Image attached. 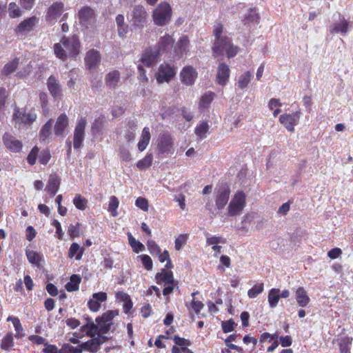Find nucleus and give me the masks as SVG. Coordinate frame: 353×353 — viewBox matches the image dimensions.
<instances>
[{
    "label": "nucleus",
    "instance_id": "obj_23",
    "mask_svg": "<svg viewBox=\"0 0 353 353\" xmlns=\"http://www.w3.org/2000/svg\"><path fill=\"white\" fill-rule=\"evenodd\" d=\"M189 39L186 36H183L174 46V52L179 57L185 54L188 50Z\"/></svg>",
    "mask_w": 353,
    "mask_h": 353
},
{
    "label": "nucleus",
    "instance_id": "obj_41",
    "mask_svg": "<svg viewBox=\"0 0 353 353\" xmlns=\"http://www.w3.org/2000/svg\"><path fill=\"white\" fill-rule=\"evenodd\" d=\"M152 159V154L151 153L147 154L143 159L137 162V166L140 170L146 169L151 165Z\"/></svg>",
    "mask_w": 353,
    "mask_h": 353
},
{
    "label": "nucleus",
    "instance_id": "obj_37",
    "mask_svg": "<svg viewBox=\"0 0 353 353\" xmlns=\"http://www.w3.org/2000/svg\"><path fill=\"white\" fill-rule=\"evenodd\" d=\"M26 256L28 259V261L37 266H40V263L42 260V255L39 254L37 252L34 250H26Z\"/></svg>",
    "mask_w": 353,
    "mask_h": 353
},
{
    "label": "nucleus",
    "instance_id": "obj_38",
    "mask_svg": "<svg viewBox=\"0 0 353 353\" xmlns=\"http://www.w3.org/2000/svg\"><path fill=\"white\" fill-rule=\"evenodd\" d=\"M116 23L118 28V34L120 37H123L128 32V25L125 23L124 17L119 14L116 17Z\"/></svg>",
    "mask_w": 353,
    "mask_h": 353
},
{
    "label": "nucleus",
    "instance_id": "obj_8",
    "mask_svg": "<svg viewBox=\"0 0 353 353\" xmlns=\"http://www.w3.org/2000/svg\"><path fill=\"white\" fill-rule=\"evenodd\" d=\"M148 21V13L142 6H134L132 12L131 21L133 25L142 28L146 24Z\"/></svg>",
    "mask_w": 353,
    "mask_h": 353
},
{
    "label": "nucleus",
    "instance_id": "obj_52",
    "mask_svg": "<svg viewBox=\"0 0 353 353\" xmlns=\"http://www.w3.org/2000/svg\"><path fill=\"white\" fill-rule=\"evenodd\" d=\"M147 246L152 255H157L161 251L160 247L153 240H149Z\"/></svg>",
    "mask_w": 353,
    "mask_h": 353
},
{
    "label": "nucleus",
    "instance_id": "obj_48",
    "mask_svg": "<svg viewBox=\"0 0 353 353\" xmlns=\"http://www.w3.org/2000/svg\"><path fill=\"white\" fill-rule=\"evenodd\" d=\"M209 125L207 122H203L198 125L195 129V134L199 137L200 139H203L205 134L208 132Z\"/></svg>",
    "mask_w": 353,
    "mask_h": 353
},
{
    "label": "nucleus",
    "instance_id": "obj_27",
    "mask_svg": "<svg viewBox=\"0 0 353 353\" xmlns=\"http://www.w3.org/2000/svg\"><path fill=\"white\" fill-rule=\"evenodd\" d=\"M39 19L33 16L30 17L21 23H20L17 27L19 32H28L30 31L38 23Z\"/></svg>",
    "mask_w": 353,
    "mask_h": 353
},
{
    "label": "nucleus",
    "instance_id": "obj_36",
    "mask_svg": "<svg viewBox=\"0 0 353 353\" xmlns=\"http://www.w3.org/2000/svg\"><path fill=\"white\" fill-rule=\"evenodd\" d=\"M81 281V277L77 274H72L70 277V281L68 282L65 288L68 292H74L79 290V285Z\"/></svg>",
    "mask_w": 353,
    "mask_h": 353
},
{
    "label": "nucleus",
    "instance_id": "obj_56",
    "mask_svg": "<svg viewBox=\"0 0 353 353\" xmlns=\"http://www.w3.org/2000/svg\"><path fill=\"white\" fill-rule=\"evenodd\" d=\"M135 205L142 210L147 212L148 210V201L146 199L139 197L135 201Z\"/></svg>",
    "mask_w": 353,
    "mask_h": 353
},
{
    "label": "nucleus",
    "instance_id": "obj_31",
    "mask_svg": "<svg viewBox=\"0 0 353 353\" xmlns=\"http://www.w3.org/2000/svg\"><path fill=\"white\" fill-rule=\"evenodd\" d=\"M53 123V120L50 119L43 125L39 132V137L41 141H45L49 139L50 136L52 134Z\"/></svg>",
    "mask_w": 353,
    "mask_h": 353
},
{
    "label": "nucleus",
    "instance_id": "obj_14",
    "mask_svg": "<svg viewBox=\"0 0 353 353\" xmlns=\"http://www.w3.org/2000/svg\"><path fill=\"white\" fill-rule=\"evenodd\" d=\"M159 48L154 47L146 49L141 57V62L146 67H150L154 64L159 56Z\"/></svg>",
    "mask_w": 353,
    "mask_h": 353
},
{
    "label": "nucleus",
    "instance_id": "obj_40",
    "mask_svg": "<svg viewBox=\"0 0 353 353\" xmlns=\"http://www.w3.org/2000/svg\"><path fill=\"white\" fill-rule=\"evenodd\" d=\"M251 76H252L251 73L249 71H247V72H244L243 74H242L239 77L238 82H237L238 88L241 90L246 88L250 81Z\"/></svg>",
    "mask_w": 353,
    "mask_h": 353
},
{
    "label": "nucleus",
    "instance_id": "obj_15",
    "mask_svg": "<svg viewBox=\"0 0 353 353\" xmlns=\"http://www.w3.org/2000/svg\"><path fill=\"white\" fill-rule=\"evenodd\" d=\"M69 125V119L65 114H61L56 120L54 126V132L57 137H64V133Z\"/></svg>",
    "mask_w": 353,
    "mask_h": 353
},
{
    "label": "nucleus",
    "instance_id": "obj_57",
    "mask_svg": "<svg viewBox=\"0 0 353 353\" xmlns=\"http://www.w3.org/2000/svg\"><path fill=\"white\" fill-rule=\"evenodd\" d=\"M101 334H102V333L101 332L97 333V336H94L93 337H91L92 339L90 340V341L94 343L99 347H100V345L107 341V337L101 335Z\"/></svg>",
    "mask_w": 353,
    "mask_h": 353
},
{
    "label": "nucleus",
    "instance_id": "obj_25",
    "mask_svg": "<svg viewBox=\"0 0 353 353\" xmlns=\"http://www.w3.org/2000/svg\"><path fill=\"white\" fill-rule=\"evenodd\" d=\"M48 88L50 94L54 98H59L61 96V88L58 80L53 76L48 79Z\"/></svg>",
    "mask_w": 353,
    "mask_h": 353
},
{
    "label": "nucleus",
    "instance_id": "obj_7",
    "mask_svg": "<svg viewBox=\"0 0 353 353\" xmlns=\"http://www.w3.org/2000/svg\"><path fill=\"white\" fill-rule=\"evenodd\" d=\"M176 73V71L174 66L163 63L160 65L159 71L156 74V79L159 83L169 82L175 76Z\"/></svg>",
    "mask_w": 353,
    "mask_h": 353
},
{
    "label": "nucleus",
    "instance_id": "obj_10",
    "mask_svg": "<svg viewBox=\"0 0 353 353\" xmlns=\"http://www.w3.org/2000/svg\"><path fill=\"white\" fill-rule=\"evenodd\" d=\"M87 123L85 118L81 117L78 121L74 132V148H79L85 137V128Z\"/></svg>",
    "mask_w": 353,
    "mask_h": 353
},
{
    "label": "nucleus",
    "instance_id": "obj_55",
    "mask_svg": "<svg viewBox=\"0 0 353 353\" xmlns=\"http://www.w3.org/2000/svg\"><path fill=\"white\" fill-rule=\"evenodd\" d=\"M214 94L209 93L204 94L200 101V106L202 108H206L209 105L211 101L213 100Z\"/></svg>",
    "mask_w": 353,
    "mask_h": 353
},
{
    "label": "nucleus",
    "instance_id": "obj_5",
    "mask_svg": "<svg viewBox=\"0 0 353 353\" xmlns=\"http://www.w3.org/2000/svg\"><path fill=\"white\" fill-rule=\"evenodd\" d=\"M246 204V196L244 192H237L229 203L228 210V215L234 216L240 214Z\"/></svg>",
    "mask_w": 353,
    "mask_h": 353
},
{
    "label": "nucleus",
    "instance_id": "obj_50",
    "mask_svg": "<svg viewBox=\"0 0 353 353\" xmlns=\"http://www.w3.org/2000/svg\"><path fill=\"white\" fill-rule=\"evenodd\" d=\"M263 291V284L255 285L248 292L250 298H254Z\"/></svg>",
    "mask_w": 353,
    "mask_h": 353
},
{
    "label": "nucleus",
    "instance_id": "obj_3",
    "mask_svg": "<svg viewBox=\"0 0 353 353\" xmlns=\"http://www.w3.org/2000/svg\"><path fill=\"white\" fill-rule=\"evenodd\" d=\"M171 17L172 8L168 3H161L153 11L154 22L159 26L169 23Z\"/></svg>",
    "mask_w": 353,
    "mask_h": 353
},
{
    "label": "nucleus",
    "instance_id": "obj_2",
    "mask_svg": "<svg viewBox=\"0 0 353 353\" xmlns=\"http://www.w3.org/2000/svg\"><path fill=\"white\" fill-rule=\"evenodd\" d=\"M80 43L76 36L72 37H63L60 43L54 46V52L56 56L61 60L68 57H75L79 52Z\"/></svg>",
    "mask_w": 353,
    "mask_h": 353
},
{
    "label": "nucleus",
    "instance_id": "obj_16",
    "mask_svg": "<svg viewBox=\"0 0 353 353\" xmlns=\"http://www.w3.org/2000/svg\"><path fill=\"white\" fill-rule=\"evenodd\" d=\"M37 115L34 113H26L19 109H15L13 114V119L16 123L28 124L35 121Z\"/></svg>",
    "mask_w": 353,
    "mask_h": 353
},
{
    "label": "nucleus",
    "instance_id": "obj_30",
    "mask_svg": "<svg viewBox=\"0 0 353 353\" xmlns=\"http://www.w3.org/2000/svg\"><path fill=\"white\" fill-rule=\"evenodd\" d=\"M296 301L299 306L305 307L310 302V298L303 287H299L296 291Z\"/></svg>",
    "mask_w": 353,
    "mask_h": 353
},
{
    "label": "nucleus",
    "instance_id": "obj_20",
    "mask_svg": "<svg viewBox=\"0 0 353 353\" xmlns=\"http://www.w3.org/2000/svg\"><path fill=\"white\" fill-rule=\"evenodd\" d=\"M107 300V294L105 292H97L92 294V299H91L88 303V307L90 310L97 312L101 307V303Z\"/></svg>",
    "mask_w": 353,
    "mask_h": 353
},
{
    "label": "nucleus",
    "instance_id": "obj_47",
    "mask_svg": "<svg viewBox=\"0 0 353 353\" xmlns=\"http://www.w3.org/2000/svg\"><path fill=\"white\" fill-rule=\"evenodd\" d=\"M80 347L82 350L89 351L92 353H96L99 350V347L90 340L85 343H82L80 345Z\"/></svg>",
    "mask_w": 353,
    "mask_h": 353
},
{
    "label": "nucleus",
    "instance_id": "obj_12",
    "mask_svg": "<svg viewBox=\"0 0 353 353\" xmlns=\"http://www.w3.org/2000/svg\"><path fill=\"white\" fill-rule=\"evenodd\" d=\"M173 147V139L168 134H162L158 139L157 148L159 154H165L171 152Z\"/></svg>",
    "mask_w": 353,
    "mask_h": 353
},
{
    "label": "nucleus",
    "instance_id": "obj_17",
    "mask_svg": "<svg viewBox=\"0 0 353 353\" xmlns=\"http://www.w3.org/2000/svg\"><path fill=\"white\" fill-rule=\"evenodd\" d=\"M180 76L183 83L191 85L197 77V72L192 66H186L181 70Z\"/></svg>",
    "mask_w": 353,
    "mask_h": 353
},
{
    "label": "nucleus",
    "instance_id": "obj_33",
    "mask_svg": "<svg viewBox=\"0 0 353 353\" xmlns=\"http://www.w3.org/2000/svg\"><path fill=\"white\" fill-rule=\"evenodd\" d=\"M137 125L134 121H129L126 125L125 138L128 141H133L136 137Z\"/></svg>",
    "mask_w": 353,
    "mask_h": 353
},
{
    "label": "nucleus",
    "instance_id": "obj_59",
    "mask_svg": "<svg viewBox=\"0 0 353 353\" xmlns=\"http://www.w3.org/2000/svg\"><path fill=\"white\" fill-rule=\"evenodd\" d=\"M119 156L124 161H130L131 160V154L130 151L123 147L119 148Z\"/></svg>",
    "mask_w": 353,
    "mask_h": 353
},
{
    "label": "nucleus",
    "instance_id": "obj_44",
    "mask_svg": "<svg viewBox=\"0 0 353 353\" xmlns=\"http://www.w3.org/2000/svg\"><path fill=\"white\" fill-rule=\"evenodd\" d=\"M13 346V337L12 334H7L3 339L1 347L5 350H10Z\"/></svg>",
    "mask_w": 353,
    "mask_h": 353
},
{
    "label": "nucleus",
    "instance_id": "obj_19",
    "mask_svg": "<svg viewBox=\"0 0 353 353\" xmlns=\"http://www.w3.org/2000/svg\"><path fill=\"white\" fill-rule=\"evenodd\" d=\"M64 4L62 2H55L48 9L46 19L49 21L57 20L61 15Z\"/></svg>",
    "mask_w": 353,
    "mask_h": 353
},
{
    "label": "nucleus",
    "instance_id": "obj_42",
    "mask_svg": "<svg viewBox=\"0 0 353 353\" xmlns=\"http://www.w3.org/2000/svg\"><path fill=\"white\" fill-rule=\"evenodd\" d=\"M73 203L77 209L84 210L87 207L88 201L80 194H76L73 199Z\"/></svg>",
    "mask_w": 353,
    "mask_h": 353
},
{
    "label": "nucleus",
    "instance_id": "obj_46",
    "mask_svg": "<svg viewBox=\"0 0 353 353\" xmlns=\"http://www.w3.org/2000/svg\"><path fill=\"white\" fill-rule=\"evenodd\" d=\"M352 339L345 337L340 342L341 353H350L349 345L352 343Z\"/></svg>",
    "mask_w": 353,
    "mask_h": 353
},
{
    "label": "nucleus",
    "instance_id": "obj_34",
    "mask_svg": "<svg viewBox=\"0 0 353 353\" xmlns=\"http://www.w3.org/2000/svg\"><path fill=\"white\" fill-rule=\"evenodd\" d=\"M268 302L271 308L275 307L280 299L279 290L276 288H272L268 293Z\"/></svg>",
    "mask_w": 353,
    "mask_h": 353
},
{
    "label": "nucleus",
    "instance_id": "obj_18",
    "mask_svg": "<svg viewBox=\"0 0 353 353\" xmlns=\"http://www.w3.org/2000/svg\"><path fill=\"white\" fill-rule=\"evenodd\" d=\"M85 61L89 70L97 68L101 61L99 52L93 49L89 50L86 54Z\"/></svg>",
    "mask_w": 353,
    "mask_h": 353
},
{
    "label": "nucleus",
    "instance_id": "obj_9",
    "mask_svg": "<svg viewBox=\"0 0 353 353\" xmlns=\"http://www.w3.org/2000/svg\"><path fill=\"white\" fill-rule=\"evenodd\" d=\"M230 194V187L225 184L216 188V205L219 210H222L228 203Z\"/></svg>",
    "mask_w": 353,
    "mask_h": 353
},
{
    "label": "nucleus",
    "instance_id": "obj_63",
    "mask_svg": "<svg viewBox=\"0 0 353 353\" xmlns=\"http://www.w3.org/2000/svg\"><path fill=\"white\" fill-rule=\"evenodd\" d=\"M235 323L232 320L222 322V329L224 332H230L234 330Z\"/></svg>",
    "mask_w": 353,
    "mask_h": 353
},
{
    "label": "nucleus",
    "instance_id": "obj_49",
    "mask_svg": "<svg viewBox=\"0 0 353 353\" xmlns=\"http://www.w3.org/2000/svg\"><path fill=\"white\" fill-rule=\"evenodd\" d=\"M62 353H81L82 351L80 345L79 347H73L69 343H65L61 347Z\"/></svg>",
    "mask_w": 353,
    "mask_h": 353
},
{
    "label": "nucleus",
    "instance_id": "obj_58",
    "mask_svg": "<svg viewBox=\"0 0 353 353\" xmlns=\"http://www.w3.org/2000/svg\"><path fill=\"white\" fill-rule=\"evenodd\" d=\"M236 335L235 334H231L225 340V345L230 347V349L232 350H237V351H241L242 349L241 347H239V346L234 345V344H232V343H230V341H234L236 340Z\"/></svg>",
    "mask_w": 353,
    "mask_h": 353
},
{
    "label": "nucleus",
    "instance_id": "obj_13",
    "mask_svg": "<svg viewBox=\"0 0 353 353\" xmlns=\"http://www.w3.org/2000/svg\"><path fill=\"white\" fill-rule=\"evenodd\" d=\"M3 141L6 148L12 152H19L21 150L23 144L21 141L10 133H5L3 136Z\"/></svg>",
    "mask_w": 353,
    "mask_h": 353
},
{
    "label": "nucleus",
    "instance_id": "obj_22",
    "mask_svg": "<svg viewBox=\"0 0 353 353\" xmlns=\"http://www.w3.org/2000/svg\"><path fill=\"white\" fill-rule=\"evenodd\" d=\"M174 39L170 34H165L159 39L157 46H154V48H159V52H168L173 47Z\"/></svg>",
    "mask_w": 353,
    "mask_h": 353
},
{
    "label": "nucleus",
    "instance_id": "obj_35",
    "mask_svg": "<svg viewBox=\"0 0 353 353\" xmlns=\"http://www.w3.org/2000/svg\"><path fill=\"white\" fill-rule=\"evenodd\" d=\"M19 65V59L16 58L7 63L1 71V75L8 76L15 71Z\"/></svg>",
    "mask_w": 353,
    "mask_h": 353
},
{
    "label": "nucleus",
    "instance_id": "obj_62",
    "mask_svg": "<svg viewBox=\"0 0 353 353\" xmlns=\"http://www.w3.org/2000/svg\"><path fill=\"white\" fill-rule=\"evenodd\" d=\"M32 66L28 64L26 67L19 71L16 76L20 79L26 77L31 72Z\"/></svg>",
    "mask_w": 353,
    "mask_h": 353
},
{
    "label": "nucleus",
    "instance_id": "obj_32",
    "mask_svg": "<svg viewBox=\"0 0 353 353\" xmlns=\"http://www.w3.org/2000/svg\"><path fill=\"white\" fill-rule=\"evenodd\" d=\"M60 179L57 176H51L48 181L47 191L52 196H54L59 190Z\"/></svg>",
    "mask_w": 353,
    "mask_h": 353
},
{
    "label": "nucleus",
    "instance_id": "obj_26",
    "mask_svg": "<svg viewBox=\"0 0 353 353\" xmlns=\"http://www.w3.org/2000/svg\"><path fill=\"white\" fill-rule=\"evenodd\" d=\"M150 138L151 136L150 129L148 127H145L142 130L141 137L137 144L138 150L140 152H143L146 149L148 145L149 144Z\"/></svg>",
    "mask_w": 353,
    "mask_h": 353
},
{
    "label": "nucleus",
    "instance_id": "obj_61",
    "mask_svg": "<svg viewBox=\"0 0 353 353\" xmlns=\"http://www.w3.org/2000/svg\"><path fill=\"white\" fill-rule=\"evenodd\" d=\"M29 340L37 345L43 344L46 346L48 343L46 339L38 335H32L29 336Z\"/></svg>",
    "mask_w": 353,
    "mask_h": 353
},
{
    "label": "nucleus",
    "instance_id": "obj_29",
    "mask_svg": "<svg viewBox=\"0 0 353 353\" xmlns=\"http://www.w3.org/2000/svg\"><path fill=\"white\" fill-rule=\"evenodd\" d=\"M156 279L159 283L172 284L174 281L172 272H167L164 269H162L161 272L157 274Z\"/></svg>",
    "mask_w": 353,
    "mask_h": 353
},
{
    "label": "nucleus",
    "instance_id": "obj_43",
    "mask_svg": "<svg viewBox=\"0 0 353 353\" xmlns=\"http://www.w3.org/2000/svg\"><path fill=\"white\" fill-rule=\"evenodd\" d=\"M119 199L115 196H112L108 205V210L111 212L113 216H117L118 215L117 209L119 207Z\"/></svg>",
    "mask_w": 353,
    "mask_h": 353
},
{
    "label": "nucleus",
    "instance_id": "obj_1",
    "mask_svg": "<svg viewBox=\"0 0 353 353\" xmlns=\"http://www.w3.org/2000/svg\"><path fill=\"white\" fill-rule=\"evenodd\" d=\"M119 314L117 310H110L104 313L101 317L96 319L97 324L93 323L89 317L86 318L87 323L81 327V332H85L86 335L93 337L96 334L101 332L106 334L114 330L112 319Z\"/></svg>",
    "mask_w": 353,
    "mask_h": 353
},
{
    "label": "nucleus",
    "instance_id": "obj_54",
    "mask_svg": "<svg viewBox=\"0 0 353 353\" xmlns=\"http://www.w3.org/2000/svg\"><path fill=\"white\" fill-rule=\"evenodd\" d=\"M8 10L11 17H18L21 15V11L15 3H10Z\"/></svg>",
    "mask_w": 353,
    "mask_h": 353
},
{
    "label": "nucleus",
    "instance_id": "obj_39",
    "mask_svg": "<svg viewBox=\"0 0 353 353\" xmlns=\"http://www.w3.org/2000/svg\"><path fill=\"white\" fill-rule=\"evenodd\" d=\"M128 237L129 244L134 252L139 253L144 250V245L140 241L136 240L131 233H128Z\"/></svg>",
    "mask_w": 353,
    "mask_h": 353
},
{
    "label": "nucleus",
    "instance_id": "obj_11",
    "mask_svg": "<svg viewBox=\"0 0 353 353\" xmlns=\"http://www.w3.org/2000/svg\"><path fill=\"white\" fill-rule=\"evenodd\" d=\"M300 114L299 112H294L292 114H283L279 117V121L288 130L294 132V126L298 124L301 117Z\"/></svg>",
    "mask_w": 353,
    "mask_h": 353
},
{
    "label": "nucleus",
    "instance_id": "obj_51",
    "mask_svg": "<svg viewBox=\"0 0 353 353\" xmlns=\"http://www.w3.org/2000/svg\"><path fill=\"white\" fill-rule=\"evenodd\" d=\"M39 151V148L37 146H34L28 155L27 161L31 165H33L36 163Z\"/></svg>",
    "mask_w": 353,
    "mask_h": 353
},
{
    "label": "nucleus",
    "instance_id": "obj_6",
    "mask_svg": "<svg viewBox=\"0 0 353 353\" xmlns=\"http://www.w3.org/2000/svg\"><path fill=\"white\" fill-rule=\"evenodd\" d=\"M79 23L86 28H93L96 23L94 10L89 6H84L78 12Z\"/></svg>",
    "mask_w": 353,
    "mask_h": 353
},
{
    "label": "nucleus",
    "instance_id": "obj_64",
    "mask_svg": "<svg viewBox=\"0 0 353 353\" xmlns=\"http://www.w3.org/2000/svg\"><path fill=\"white\" fill-rule=\"evenodd\" d=\"M44 353H62L61 349L59 350L54 345H47L43 349Z\"/></svg>",
    "mask_w": 353,
    "mask_h": 353
},
{
    "label": "nucleus",
    "instance_id": "obj_4",
    "mask_svg": "<svg viewBox=\"0 0 353 353\" xmlns=\"http://www.w3.org/2000/svg\"><path fill=\"white\" fill-rule=\"evenodd\" d=\"M238 50L237 47L231 45L230 40L228 37L215 40L213 47V51L216 57L223 56L225 52L229 58L232 57L237 54Z\"/></svg>",
    "mask_w": 353,
    "mask_h": 353
},
{
    "label": "nucleus",
    "instance_id": "obj_24",
    "mask_svg": "<svg viewBox=\"0 0 353 353\" xmlns=\"http://www.w3.org/2000/svg\"><path fill=\"white\" fill-rule=\"evenodd\" d=\"M229 76H230L229 67L223 63H220V65L218 67V71H217V75H216V79H217L218 83L221 85H225L226 82L229 78Z\"/></svg>",
    "mask_w": 353,
    "mask_h": 353
},
{
    "label": "nucleus",
    "instance_id": "obj_60",
    "mask_svg": "<svg viewBox=\"0 0 353 353\" xmlns=\"http://www.w3.org/2000/svg\"><path fill=\"white\" fill-rule=\"evenodd\" d=\"M186 239V234H181L179 237H177L175 240V249L176 250H180L182 246L185 243Z\"/></svg>",
    "mask_w": 353,
    "mask_h": 353
},
{
    "label": "nucleus",
    "instance_id": "obj_53",
    "mask_svg": "<svg viewBox=\"0 0 353 353\" xmlns=\"http://www.w3.org/2000/svg\"><path fill=\"white\" fill-rule=\"evenodd\" d=\"M206 242L208 245H217L219 243L225 244L226 239L221 236H207Z\"/></svg>",
    "mask_w": 353,
    "mask_h": 353
},
{
    "label": "nucleus",
    "instance_id": "obj_45",
    "mask_svg": "<svg viewBox=\"0 0 353 353\" xmlns=\"http://www.w3.org/2000/svg\"><path fill=\"white\" fill-rule=\"evenodd\" d=\"M79 245L76 243H73L71 245H70V248L69 249V251H68V256L72 259L73 258L75 255H76V259L77 260H80L81 258V254L78 252L79 250Z\"/></svg>",
    "mask_w": 353,
    "mask_h": 353
},
{
    "label": "nucleus",
    "instance_id": "obj_28",
    "mask_svg": "<svg viewBox=\"0 0 353 353\" xmlns=\"http://www.w3.org/2000/svg\"><path fill=\"white\" fill-rule=\"evenodd\" d=\"M120 80V73L117 70H113L107 74L105 83L108 87L114 88L117 86Z\"/></svg>",
    "mask_w": 353,
    "mask_h": 353
},
{
    "label": "nucleus",
    "instance_id": "obj_21",
    "mask_svg": "<svg viewBox=\"0 0 353 353\" xmlns=\"http://www.w3.org/2000/svg\"><path fill=\"white\" fill-rule=\"evenodd\" d=\"M350 28V23L345 19H343L341 21L334 23L331 25L330 27V32L332 34L340 33L343 35H346L349 32Z\"/></svg>",
    "mask_w": 353,
    "mask_h": 353
}]
</instances>
